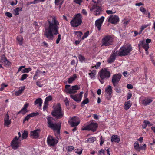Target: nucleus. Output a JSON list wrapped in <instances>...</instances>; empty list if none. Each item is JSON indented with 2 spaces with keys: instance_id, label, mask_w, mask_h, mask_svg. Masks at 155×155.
<instances>
[{
  "instance_id": "obj_25",
  "label": "nucleus",
  "mask_w": 155,
  "mask_h": 155,
  "mask_svg": "<svg viewBox=\"0 0 155 155\" xmlns=\"http://www.w3.org/2000/svg\"><path fill=\"white\" fill-rule=\"evenodd\" d=\"M42 103V99L40 98H39L37 99H36L34 102L35 105H36L38 104H39V106L40 107H41Z\"/></svg>"
},
{
  "instance_id": "obj_42",
  "label": "nucleus",
  "mask_w": 155,
  "mask_h": 155,
  "mask_svg": "<svg viewBox=\"0 0 155 155\" xmlns=\"http://www.w3.org/2000/svg\"><path fill=\"white\" fill-rule=\"evenodd\" d=\"M74 58H75V60H73L71 63V64L72 65H74L76 63V60L77 61V63H78V59L77 57L74 56L73 57Z\"/></svg>"
},
{
  "instance_id": "obj_17",
  "label": "nucleus",
  "mask_w": 155,
  "mask_h": 155,
  "mask_svg": "<svg viewBox=\"0 0 155 155\" xmlns=\"http://www.w3.org/2000/svg\"><path fill=\"white\" fill-rule=\"evenodd\" d=\"M80 88V87H78L77 85L73 86L71 88H70L69 91V94H70V96L71 97V95L74 96L73 94L77 92V90H79Z\"/></svg>"
},
{
  "instance_id": "obj_10",
  "label": "nucleus",
  "mask_w": 155,
  "mask_h": 155,
  "mask_svg": "<svg viewBox=\"0 0 155 155\" xmlns=\"http://www.w3.org/2000/svg\"><path fill=\"white\" fill-rule=\"evenodd\" d=\"M80 123L79 118L75 116L71 117L68 121V123L72 127L77 126Z\"/></svg>"
},
{
  "instance_id": "obj_27",
  "label": "nucleus",
  "mask_w": 155,
  "mask_h": 155,
  "mask_svg": "<svg viewBox=\"0 0 155 155\" xmlns=\"http://www.w3.org/2000/svg\"><path fill=\"white\" fill-rule=\"evenodd\" d=\"M23 38L21 35L18 36L17 38V40L18 42L19 45L21 46L23 44Z\"/></svg>"
},
{
  "instance_id": "obj_47",
  "label": "nucleus",
  "mask_w": 155,
  "mask_h": 155,
  "mask_svg": "<svg viewBox=\"0 0 155 155\" xmlns=\"http://www.w3.org/2000/svg\"><path fill=\"white\" fill-rule=\"evenodd\" d=\"M61 39V35L60 34H58V36L56 40V43L58 44L59 42Z\"/></svg>"
},
{
  "instance_id": "obj_52",
  "label": "nucleus",
  "mask_w": 155,
  "mask_h": 155,
  "mask_svg": "<svg viewBox=\"0 0 155 155\" xmlns=\"http://www.w3.org/2000/svg\"><path fill=\"white\" fill-rule=\"evenodd\" d=\"M7 86V85L5 84L4 83L2 84L1 85V87L0 88V91H2L5 87H6Z\"/></svg>"
},
{
  "instance_id": "obj_20",
  "label": "nucleus",
  "mask_w": 155,
  "mask_h": 155,
  "mask_svg": "<svg viewBox=\"0 0 155 155\" xmlns=\"http://www.w3.org/2000/svg\"><path fill=\"white\" fill-rule=\"evenodd\" d=\"M111 141L112 142L119 143L120 141V137L117 135H112L111 138Z\"/></svg>"
},
{
  "instance_id": "obj_3",
  "label": "nucleus",
  "mask_w": 155,
  "mask_h": 155,
  "mask_svg": "<svg viewBox=\"0 0 155 155\" xmlns=\"http://www.w3.org/2000/svg\"><path fill=\"white\" fill-rule=\"evenodd\" d=\"M46 118L47 120L48 127L53 129L54 131H56L57 134L59 135L60 133V125H58L56 123H53L52 121L53 119L51 117L48 116Z\"/></svg>"
},
{
  "instance_id": "obj_56",
  "label": "nucleus",
  "mask_w": 155,
  "mask_h": 155,
  "mask_svg": "<svg viewBox=\"0 0 155 155\" xmlns=\"http://www.w3.org/2000/svg\"><path fill=\"white\" fill-rule=\"evenodd\" d=\"M9 120V117L8 112L6 114V115L5 116V117L4 118V120Z\"/></svg>"
},
{
  "instance_id": "obj_44",
  "label": "nucleus",
  "mask_w": 155,
  "mask_h": 155,
  "mask_svg": "<svg viewBox=\"0 0 155 155\" xmlns=\"http://www.w3.org/2000/svg\"><path fill=\"white\" fill-rule=\"evenodd\" d=\"M89 31H87L84 33L83 36L82 38V39H84L85 38H87L89 35Z\"/></svg>"
},
{
  "instance_id": "obj_33",
  "label": "nucleus",
  "mask_w": 155,
  "mask_h": 155,
  "mask_svg": "<svg viewBox=\"0 0 155 155\" xmlns=\"http://www.w3.org/2000/svg\"><path fill=\"white\" fill-rule=\"evenodd\" d=\"M96 138L95 137L89 138L87 140V142L88 143H92L96 140Z\"/></svg>"
},
{
  "instance_id": "obj_36",
  "label": "nucleus",
  "mask_w": 155,
  "mask_h": 155,
  "mask_svg": "<svg viewBox=\"0 0 155 155\" xmlns=\"http://www.w3.org/2000/svg\"><path fill=\"white\" fill-rule=\"evenodd\" d=\"M52 99V97L51 96L49 95L46 98L44 102H45V103H46L48 104V101L51 100Z\"/></svg>"
},
{
  "instance_id": "obj_48",
  "label": "nucleus",
  "mask_w": 155,
  "mask_h": 155,
  "mask_svg": "<svg viewBox=\"0 0 155 155\" xmlns=\"http://www.w3.org/2000/svg\"><path fill=\"white\" fill-rule=\"evenodd\" d=\"M105 149L104 150L101 149L99 151V155H101V154H103V155H104L105 154Z\"/></svg>"
},
{
  "instance_id": "obj_57",
  "label": "nucleus",
  "mask_w": 155,
  "mask_h": 155,
  "mask_svg": "<svg viewBox=\"0 0 155 155\" xmlns=\"http://www.w3.org/2000/svg\"><path fill=\"white\" fill-rule=\"evenodd\" d=\"M4 64L6 66H8L10 65V62L7 60L4 63Z\"/></svg>"
},
{
  "instance_id": "obj_61",
  "label": "nucleus",
  "mask_w": 155,
  "mask_h": 155,
  "mask_svg": "<svg viewBox=\"0 0 155 155\" xmlns=\"http://www.w3.org/2000/svg\"><path fill=\"white\" fill-rule=\"evenodd\" d=\"M144 43L143 42V41H140L139 42V44H138V46H139V47H140V46H143V45L144 44Z\"/></svg>"
},
{
  "instance_id": "obj_7",
  "label": "nucleus",
  "mask_w": 155,
  "mask_h": 155,
  "mask_svg": "<svg viewBox=\"0 0 155 155\" xmlns=\"http://www.w3.org/2000/svg\"><path fill=\"white\" fill-rule=\"evenodd\" d=\"M113 41L112 37L110 35L105 36L102 40V46H108L112 44Z\"/></svg>"
},
{
  "instance_id": "obj_38",
  "label": "nucleus",
  "mask_w": 155,
  "mask_h": 155,
  "mask_svg": "<svg viewBox=\"0 0 155 155\" xmlns=\"http://www.w3.org/2000/svg\"><path fill=\"white\" fill-rule=\"evenodd\" d=\"M7 59L4 55H3L1 58V62L2 63H4Z\"/></svg>"
},
{
  "instance_id": "obj_21",
  "label": "nucleus",
  "mask_w": 155,
  "mask_h": 155,
  "mask_svg": "<svg viewBox=\"0 0 155 155\" xmlns=\"http://www.w3.org/2000/svg\"><path fill=\"white\" fill-rule=\"evenodd\" d=\"M11 144L12 148L15 150L17 149L19 147V142L18 140H14L13 141V140H12Z\"/></svg>"
},
{
  "instance_id": "obj_31",
  "label": "nucleus",
  "mask_w": 155,
  "mask_h": 155,
  "mask_svg": "<svg viewBox=\"0 0 155 155\" xmlns=\"http://www.w3.org/2000/svg\"><path fill=\"white\" fill-rule=\"evenodd\" d=\"M22 8L21 7H17L14 10V12H15V15H19V11H22Z\"/></svg>"
},
{
  "instance_id": "obj_50",
  "label": "nucleus",
  "mask_w": 155,
  "mask_h": 155,
  "mask_svg": "<svg viewBox=\"0 0 155 155\" xmlns=\"http://www.w3.org/2000/svg\"><path fill=\"white\" fill-rule=\"evenodd\" d=\"M115 90L118 93H120L121 90L120 88L117 86H116Z\"/></svg>"
},
{
  "instance_id": "obj_59",
  "label": "nucleus",
  "mask_w": 155,
  "mask_h": 155,
  "mask_svg": "<svg viewBox=\"0 0 155 155\" xmlns=\"http://www.w3.org/2000/svg\"><path fill=\"white\" fill-rule=\"evenodd\" d=\"M127 87L128 89H132L133 87L132 84H128L127 85Z\"/></svg>"
},
{
  "instance_id": "obj_35",
  "label": "nucleus",
  "mask_w": 155,
  "mask_h": 155,
  "mask_svg": "<svg viewBox=\"0 0 155 155\" xmlns=\"http://www.w3.org/2000/svg\"><path fill=\"white\" fill-rule=\"evenodd\" d=\"M150 124V122L148 120H145L142 125V127L143 129H145L146 128L147 124Z\"/></svg>"
},
{
  "instance_id": "obj_45",
  "label": "nucleus",
  "mask_w": 155,
  "mask_h": 155,
  "mask_svg": "<svg viewBox=\"0 0 155 155\" xmlns=\"http://www.w3.org/2000/svg\"><path fill=\"white\" fill-rule=\"evenodd\" d=\"M28 75L26 74H24L22 75L21 76V78L20 80L21 81H23L24 79H25L28 77Z\"/></svg>"
},
{
  "instance_id": "obj_6",
  "label": "nucleus",
  "mask_w": 155,
  "mask_h": 155,
  "mask_svg": "<svg viewBox=\"0 0 155 155\" xmlns=\"http://www.w3.org/2000/svg\"><path fill=\"white\" fill-rule=\"evenodd\" d=\"M110 76V72L107 69H104V70L102 69L100 73V76L101 78V79L100 80V82L101 84H103L104 83V80L109 78Z\"/></svg>"
},
{
  "instance_id": "obj_18",
  "label": "nucleus",
  "mask_w": 155,
  "mask_h": 155,
  "mask_svg": "<svg viewBox=\"0 0 155 155\" xmlns=\"http://www.w3.org/2000/svg\"><path fill=\"white\" fill-rule=\"evenodd\" d=\"M117 55L116 51H114L108 59L107 61L109 63H111L114 62L116 58V57Z\"/></svg>"
},
{
  "instance_id": "obj_26",
  "label": "nucleus",
  "mask_w": 155,
  "mask_h": 155,
  "mask_svg": "<svg viewBox=\"0 0 155 155\" xmlns=\"http://www.w3.org/2000/svg\"><path fill=\"white\" fill-rule=\"evenodd\" d=\"M77 77V76L75 74H74L72 77L68 78V83L69 84L71 83Z\"/></svg>"
},
{
  "instance_id": "obj_54",
  "label": "nucleus",
  "mask_w": 155,
  "mask_h": 155,
  "mask_svg": "<svg viewBox=\"0 0 155 155\" xmlns=\"http://www.w3.org/2000/svg\"><path fill=\"white\" fill-rule=\"evenodd\" d=\"M48 105V104L44 102V105L43 107V110L44 111L45 110L46 108H47Z\"/></svg>"
},
{
  "instance_id": "obj_37",
  "label": "nucleus",
  "mask_w": 155,
  "mask_h": 155,
  "mask_svg": "<svg viewBox=\"0 0 155 155\" xmlns=\"http://www.w3.org/2000/svg\"><path fill=\"white\" fill-rule=\"evenodd\" d=\"M111 94L112 93H106V98L108 100H110L112 97Z\"/></svg>"
},
{
  "instance_id": "obj_5",
  "label": "nucleus",
  "mask_w": 155,
  "mask_h": 155,
  "mask_svg": "<svg viewBox=\"0 0 155 155\" xmlns=\"http://www.w3.org/2000/svg\"><path fill=\"white\" fill-rule=\"evenodd\" d=\"M82 22V16L80 13L75 15L73 19L71 21L70 23L72 26L77 27L80 25Z\"/></svg>"
},
{
  "instance_id": "obj_43",
  "label": "nucleus",
  "mask_w": 155,
  "mask_h": 155,
  "mask_svg": "<svg viewBox=\"0 0 155 155\" xmlns=\"http://www.w3.org/2000/svg\"><path fill=\"white\" fill-rule=\"evenodd\" d=\"M140 11L143 13L144 14H147V11L143 7H141L140 8Z\"/></svg>"
},
{
  "instance_id": "obj_13",
  "label": "nucleus",
  "mask_w": 155,
  "mask_h": 155,
  "mask_svg": "<svg viewBox=\"0 0 155 155\" xmlns=\"http://www.w3.org/2000/svg\"><path fill=\"white\" fill-rule=\"evenodd\" d=\"M47 142L49 146H54L57 143V141L53 137L49 136L47 138Z\"/></svg>"
},
{
  "instance_id": "obj_14",
  "label": "nucleus",
  "mask_w": 155,
  "mask_h": 155,
  "mask_svg": "<svg viewBox=\"0 0 155 155\" xmlns=\"http://www.w3.org/2000/svg\"><path fill=\"white\" fill-rule=\"evenodd\" d=\"M40 131L41 130L39 129H37L33 131H31L30 135L32 138L34 139L38 138L39 137Z\"/></svg>"
},
{
  "instance_id": "obj_30",
  "label": "nucleus",
  "mask_w": 155,
  "mask_h": 155,
  "mask_svg": "<svg viewBox=\"0 0 155 155\" xmlns=\"http://www.w3.org/2000/svg\"><path fill=\"white\" fill-rule=\"evenodd\" d=\"M96 70H92L91 73H89V74L91 79L94 78V77L96 74Z\"/></svg>"
},
{
  "instance_id": "obj_22",
  "label": "nucleus",
  "mask_w": 155,
  "mask_h": 155,
  "mask_svg": "<svg viewBox=\"0 0 155 155\" xmlns=\"http://www.w3.org/2000/svg\"><path fill=\"white\" fill-rule=\"evenodd\" d=\"M132 105L131 102L129 100L125 102L124 105V108L126 110H128L131 106Z\"/></svg>"
},
{
  "instance_id": "obj_60",
  "label": "nucleus",
  "mask_w": 155,
  "mask_h": 155,
  "mask_svg": "<svg viewBox=\"0 0 155 155\" xmlns=\"http://www.w3.org/2000/svg\"><path fill=\"white\" fill-rule=\"evenodd\" d=\"M25 88V86H24L23 87H19V90L22 93V91L24 90Z\"/></svg>"
},
{
  "instance_id": "obj_34",
  "label": "nucleus",
  "mask_w": 155,
  "mask_h": 155,
  "mask_svg": "<svg viewBox=\"0 0 155 155\" xmlns=\"http://www.w3.org/2000/svg\"><path fill=\"white\" fill-rule=\"evenodd\" d=\"M89 102V100L88 98H86L85 100H84L81 104V107H83L85 104H87Z\"/></svg>"
},
{
  "instance_id": "obj_49",
  "label": "nucleus",
  "mask_w": 155,
  "mask_h": 155,
  "mask_svg": "<svg viewBox=\"0 0 155 155\" xmlns=\"http://www.w3.org/2000/svg\"><path fill=\"white\" fill-rule=\"evenodd\" d=\"M143 47L145 49V50H147L149 48V45L148 44L144 43Z\"/></svg>"
},
{
  "instance_id": "obj_19",
  "label": "nucleus",
  "mask_w": 155,
  "mask_h": 155,
  "mask_svg": "<svg viewBox=\"0 0 155 155\" xmlns=\"http://www.w3.org/2000/svg\"><path fill=\"white\" fill-rule=\"evenodd\" d=\"M39 114V113L38 112H33L27 115L24 119L23 120V123H24L26 121H28L30 117L37 116Z\"/></svg>"
},
{
  "instance_id": "obj_1",
  "label": "nucleus",
  "mask_w": 155,
  "mask_h": 155,
  "mask_svg": "<svg viewBox=\"0 0 155 155\" xmlns=\"http://www.w3.org/2000/svg\"><path fill=\"white\" fill-rule=\"evenodd\" d=\"M48 21V24L45 26L44 35L49 40H52L54 38V35L59 34V24L54 16L52 17L51 20Z\"/></svg>"
},
{
  "instance_id": "obj_64",
  "label": "nucleus",
  "mask_w": 155,
  "mask_h": 155,
  "mask_svg": "<svg viewBox=\"0 0 155 155\" xmlns=\"http://www.w3.org/2000/svg\"><path fill=\"white\" fill-rule=\"evenodd\" d=\"M36 84L39 87H42L43 86V85L41 84L40 82L39 81H37L36 82Z\"/></svg>"
},
{
  "instance_id": "obj_2",
  "label": "nucleus",
  "mask_w": 155,
  "mask_h": 155,
  "mask_svg": "<svg viewBox=\"0 0 155 155\" xmlns=\"http://www.w3.org/2000/svg\"><path fill=\"white\" fill-rule=\"evenodd\" d=\"M132 49L130 44H126L121 47L119 50L116 52L118 56H124L130 55Z\"/></svg>"
},
{
  "instance_id": "obj_12",
  "label": "nucleus",
  "mask_w": 155,
  "mask_h": 155,
  "mask_svg": "<svg viewBox=\"0 0 155 155\" xmlns=\"http://www.w3.org/2000/svg\"><path fill=\"white\" fill-rule=\"evenodd\" d=\"M119 19L117 15H111L108 18L107 21L113 24H116L119 21Z\"/></svg>"
},
{
  "instance_id": "obj_62",
  "label": "nucleus",
  "mask_w": 155,
  "mask_h": 155,
  "mask_svg": "<svg viewBox=\"0 0 155 155\" xmlns=\"http://www.w3.org/2000/svg\"><path fill=\"white\" fill-rule=\"evenodd\" d=\"M74 1L77 4L80 5L81 3L82 2V0H74Z\"/></svg>"
},
{
  "instance_id": "obj_4",
  "label": "nucleus",
  "mask_w": 155,
  "mask_h": 155,
  "mask_svg": "<svg viewBox=\"0 0 155 155\" xmlns=\"http://www.w3.org/2000/svg\"><path fill=\"white\" fill-rule=\"evenodd\" d=\"M53 116L58 119L62 118L64 115V113L62 111L61 106L59 103H58L56 107L54 108V110L51 112Z\"/></svg>"
},
{
  "instance_id": "obj_28",
  "label": "nucleus",
  "mask_w": 155,
  "mask_h": 155,
  "mask_svg": "<svg viewBox=\"0 0 155 155\" xmlns=\"http://www.w3.org/2000/svg\"><path fill=\"white\" fill-rule=\"evenodd\" d=\"M134 147L135 149L137 151L139 152L140 150V147L139 143L138 142L136 141L134 143Z\"/></svg>"
},
{
  "instance_id": "obj_16",
  "label": "nucleus",
  "mask_w": 155,
  "mask_h": 155,
  "mask_svg": "<svg viewBox=\"0 0 155 155\" xmlns=\"http://www.w3.org/2000/svg\"><path fill=\"white\" fill-rule=\"evenodd\" d=\"M104 17L103 16L101 17L100 18L97 19L95 21V26L99 31L101 29V28L102 24L104 21Z\"/></svg>"
},
{
  "instance_id": "obj_23",
  "label": "nucleus",
  "mask_w": 155,
  "mask_h": 155,
  "mask_svg": "<svg viewBox=\"0 0 155 155\" xmlns=\"http://www.w3.org/2000/svg\"><path fill=\"white\" fill-rule=\"evenodd\" d=\"M152 101V100L149 98H145L142 101V104L144 106H146L149 104Z\"/></svg>"
},
{
  "instance_id": "obj_58",
  "label": "nucleus",
  "mask_w": 155,
  "mask_h": 155,
  "mask_svg": "<svg viewBox=\"0 0 155 155\" xmlns=\"http://www.w3.org/2000/svg\"><path fill=\"white\" fill-rule=\"evenodd\" d=\"M21 93L22 92L18 90L15 92V95L18 96L21 94Z\"/></svg>"
},
{
  "instance_id": "obj_41",
  "label": "nucleus",
  "mask_w": 155,
  "mask_h": 155,
  "mask_svg": "<svg viewBox=\"0 0 155 155\" xmlns=\"http://www.w3.org/2000/svg\"><path fill=\"white\" fill-rule=\"evenodd\" d=\"M11 123V120H4V125L8 126Z\"/></svg>"
},
{
  "instance_id": "obj_53",
  "label": "nucleus",
  "mask_w": 155,
  "mask_h": 155,
  "mask_svg": "<svg viewBox=\"0 0 155 155\" xmlns=\"http://www.w3.org/2000/svg\"><path fill=\"white\" fill-rule=\"evenodd\" d=\"M79 58L80 61H82L84 60L85 58L84 57L81 55H80L79 56Z\"/></svg>"
},
{
  "instance_id": "obj_9",
  "label": "nucleus",
  "mask_w": 155,
  "mask_h": 155,
  "mask_svg": "<svg viewBox=\"0 0 155 155\" xmlns=\"http://www.w3.org/2000/svg\"><path fill=\"white\" fill-rule=\"evenodd\" d=\"M98 127V124L96 123H91L89 125L82 128L83 130H91L93 132L96 131L97 128Z\"/></svg>"
},
{
  "instance_id": "obj_24",
  "label": "nucleus",
  "mask_w": 155,
  "mask_h": 155,
  "mask_svg": "<svg viewBox=\"0 0 155 155\" xmlns=\"http://www.w3.org/2000/svg\"><path fill=\"white\" fill-rule=\"evenodd\" d=\"M28 106V103H26L25 104L23 108L18 112V114H19L20 113H21L23 115H24L26 112V109Z\"/></svg>"
},
{
  "instance_id": "obj_15",
  "label": "nucleus",
  "mask_w": 155,
  "mask_h": 155,
  "mask_svg": "<svg viewBox=\"0 0 155 155\" xmlns=\"http://www.w3.org/2000/svg\"><path fill=\"white\" fill-rule=\"evenodd\" d=\"M83 93V92H81L79 94H76L74 96L71 95V98L77 103H79L81 101Z\"/></svg>"
},
{
  "instance_id": "obj_11",
  "label": "nucleus",
  "mask_w": 155,
  "mask_h": 155,
  "mask_svg": "<svg viewBox=\"0 0 155 155\" xmlns=\"http://www.w3.org/2000/svg\"><path fill=\"white\" fill-rule=\"evenodd\" d=\"M121 77V74L118 73L114 75L112 78V82L114 87L118 84Z\"/></svg>"
},
{
  "instance_id": "obj_8",
  "label": "nucleus",
  "mask_w": 155,
  "mask_h": 155,
  "mask_svg": "<svg viewBox=\"0 0 155 155\" xmlns=\"http://www.w3.org/2000/svg\"><path fill=\"white\" fill-rule=\"evenodd\" d=\"M92 2L95 3V4L93 5L90 10L91 11H93L94 14L95 15H99L100 14L101 11V7L98 3H97L94 0H92Z\"/></svg>"
},
{
  "instance_id": "obj_63",
  "label": "nucleus",
  "mask_w": 155,
  "mask_h": 155,
  "mask_svg": "<svg viewBox=\"0 0 155 155\" xmlns=\"http://www.w3.org/2000/svg\"><path fill=\"white\" fill-rule=\"evenodd\" d=\"M64 102L66 106H68L69 105V101L67 98H66V99L64 100Z\"/></svg>"
},
{
  "instance_id": "obj_40",
  "label": "nucleus",
  "mask_w": 155,
  "mask_h": 155,
  "mask_svg": "<svg viewBox=\"0 0 155 155\" xmlns=\"http://www.w3.org/2000/svg\"><path fill=\"white\" fill-rule=\"evenodd\" d=\"M31 69L30 68H25L22 71V73H28L29 71H31Z\"/></svg>"
},
{
  "instance_id": "obj_39",
  "label": "nucleus",
  "mask_w": 155,
  "mask_h": 155,
  "mask_svg": "<svg viewBox=\"0 0 155 155\" xmlns=\"http://www.w3.org/2000/svg\"><path fill=\"white\" fill-rule=\"evenodd\" d=\"M74 149V147L73 146H68L66 147V149L68 152H71Z\"/></svg>"
},
{
  "instance_id": "obj_51",
  "label": "nucleus",
  "mask_w": 155,
  "mask_h": 155,
  "mask_svg": "<svg viewBox=\"0 0 155 155\" xmlns=\"http://www.w3.org/2000/svg\"><path fill=\"white\" fill-rule=\"evenodd\" d=\"M150 24H149L147 25H142L141 27V29L142 30H143L145 28H147V27L150 26Z\"/></svg>"
},
{
  "instance_id": "obj_55",
  "label": "nucleus",
  "mask_w": 155,
  "mask_h": 155,
  "mask_svg": "<svg viewBox=\"0 0 155 155\" xmlns=\"http://www.w3.org/2000/svg\"><path fill=\"white\" fill-rule=\"evenodd\" d=\"M5 15L8 17L10 18L12 16V14L9 12H6L5 13Z\"/></svg>"
},
{
  "instance_id": "obj_29",
  "label": "nucleus",
  "mask_w": 155,
  "mask_h": 155,
  "mask_svg": "<svg viewBox=\"0 0 155 155\" xmlns=\"http://www.w3.org/2000/svg\"><path fill=\"white\" fill-rule=\"evenodd\" d=\"M105 91L106 93H112V87L110 85H108V87L105 88Z\"/></svg>"
},
{
  "instance_id": "obj_46",
  "label": "nucleus",
  "mask_w": 155,
  "mask_h": 155,
  "mask_svg": "<svg viewBox=\"0 0 155 155\" xmlns=\"http://www.w3.org/2000/svg\"><path fill=\"white\" fill-rule=\"evenodd\" d=\"M82 149H75V152L76 153H77L78 154L80 155L82 153Z\"/></svg>"
},
{
  "instance_id": "obj_32",
  "label": "nucleus",
  "mask_w": 155,
  "mask_h": 155,
  "mask_svg": "<svg viewBox=\"0 0 155 155\" xmlns=\"http://www.w3.org/2000/svg\"><path fill=\"white\" fill-rule=\"evenodd\" d=\"M28 132L27 131H24V132L23 133L22 135V138H21V139H20V140H22L23 139H26L28 135Z\"/></svg>"
}]
</instances>
